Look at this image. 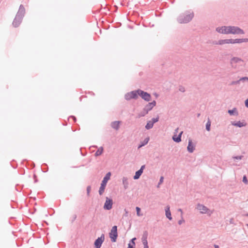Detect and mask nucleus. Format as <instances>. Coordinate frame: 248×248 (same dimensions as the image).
Masks as SVG:
<instances>
[{"instance_id":"obj_1","label":"nucleus","mask_w":248,"mask_h":248,"mask_svg":"<svg viewBox=\"0 0 248 248\" xmlns=\"http://www.w3.org/2000/svg\"><path fill=\"white\" fill-rule=\"evenodd\" d=\"M244 42H248V38L245 39H226L220 40L218 42L219 45L229 44H240Z\"/></svg>"},{"instance_id":"obj_2","label":"nucleus","mask_w":248,"mask_h":248,"mask_svg":"<svg viewBox=\"0 0 248 248\" xmlns=\"http://www.w3.org/2000/svg\"><path fill=\"white\" fill-rule=\"evenodd\" d=\"M197 209L199 210L202 214H206L209 216L213 213V211L207 208L206 206L202 204L197 205Z\"/></svg>"},{"instance_id":"obj_3","label":"nucleus","mask_w":248,"mask_h":248,"mask_svg":"<svg viewBox=\"0 0 248 248\" xmlns=\"http://www.w3.org/2000/svg\"><path fill=\"white\" fill-rule=\"evenodd\" d=\"M109 236L112 242H115L116 241L117 237L118 236L117 229L116 226H114L113 227H112L111 230V232L109 233Z\"/></svg>"},{"instance_id":"obj_4","label":"nucleus","mask_w":248,"mask_h":248,"mask_svg":"<svg viewBox=\"0 0 248 248\" xmlns=\"http://www.w3.org/2000/svg\"><path fill=\"white\" fill-rule=\"evenodd\" d=\"M138 90L134 91L128 93L125 95V98L126 100H130L132 99H136L138 98L139 94H138Z\"/></svg>"},{"instance_id":"obj_5","label":"nucleus","mask_w":248,"mask_h":248,"mask_svg":"<svg viewBox=\"0 0 248 248\" xmlns=\"http://www.w3.org/2000/svg\"><path fill=\"white\" fill-rule=\"evenodd\" d=\"M230 34H244V32L242 30L237 27L230 26Z\"/></svg>"},{"instance_id":"obj_6","label":"nucleus","mask_w":248,"mask_h":248,"mask_svg":"<svg viewBox=\"0 0 248 248\" xmlns=\"http://www.w3.org/2000/svg\"><path fill=\"white\" fill-rule=\"evenodd\" d=\"M216 31L222 34H230V26H222L216 29Z\"/></svg>"},{"instance_id":"obj_7","label":"nucleus","mask_w":248,"mask_h":248,"mask_svg":"<svg viewBox=\"0 0 248 248\" xmlns=\"http://www.w3.org/2000/svg\"><path fill=\"white\" fill-rule=\"evenodd\" d=\"M139 95L143 99L147 101H149L151 99V95L146 92H144L140 90H138Z\"/></svg>"},{"instance_id":"obj_8","label":"nucleus","mask_w":248,"mask_h":248,"mask_svg":"<svg viewBox=\"0 0 248 248\" xmlns=\"http://www.w3.org/2000/svg\"><path fill=\"white\" fill-rule=\"evenodd\" d=\"M112 200L107 197L104 205V208L106 210H110L112 208Z\"/></svg>"},{"instance_id":"obj_9","label":"nucleus","mask_w":248,"mask_h":248,"mask_svg":"<svg viewBox=\"0 0 248 248\" xmlns=\"http://www.w3.org/2000/svg\"><path fill=\"white\" fill-rule=\"evenodd\" d=\"M243 62V61L242 60L237 57L232 58L231 61V63L233 67H236L237 66V64H241Z\"/></svg>"},{"instance_id":"obj_10","label":"nucleus","mask_w":248,"mask_h":248,"mask_svg":"<svg viewBox=\"0 0 248 248\" xmlns=\"http://www.w3.org/2000/svg\"><path fill=\"white\" fill-rule=\"evenodd\" d=\"M148 233L147 232H144L142 236V242L144 245V248H149L147 242Z\"/></svg>"},{"instance_id":"obj_11","label":"nucleus","mask_w":248,"mask_h":248,"mask_svg":"<svg viewBox=\"0 0 248 248\" xmlns=\"http://www.w3.org/2000/svg\"><path fill=\"white\" fill-rule=\"evenodd\" d=\"M178 128H177V129H176L175 130V134L174 135H173V136L172 137V139L173 140L176 142H179L181 141V136L183 134V131H181L178 137H177L176 136V133L178 132Z\"/></svg>"},{"instance_id":"obj_12","label":"nucleus","mask_w":248,"mask_h":248,"mask_svg":"<svg viewBox=\"0 0 248 248\" xmlns=\"http://www.w3.org/2000/svg\"><path fill=\"white\" fill-rule=\"evenodd\" d=\"M104 236H102L98 238L94 242V245L96 248H100L101 245L104 241Z\"/></svg>"},{"instance_id":"obj_13","label":"nucleus","mask_w":248,"mask_h":248,"mask_svg":"<svg viewBox=\"0 0 248 248\" xmlns=\"http://www.w3.org/2000/svg\"><path fill=\"white\" fill-rule=\"evenodd\" d=\"M193 17V14H190L188 15H186V16L185 17V18L183 19H180V22L182 23H187L189 21H190L192 18Z\"/></svg>"},{"instance_id":"obj_14","label":"nucleus","mask_w":248,"mask_h":248,"mask_svg":"<svg viewBox=\"0 0 248 248\" xmlns=\"http://www.w3.org/2000/svg\"><path fill=\"white\" fill-rule=\"evenodd\" d=\"M187 150L190 153H192L195 150V146L193 144L191 140H189L188 144L187 147Z\"/></svg>"},{"instance_id":"obj_15","label":"nucleus","mask_w":248,"mask_h":248,"mask_svg":"<svg viewBox=\"0 0 248 248\" xmlns=\"http://www.w3.org/2000/svg\"><path fill=\"white\" fill-rule=\"evenodd\" d=\"M110 172H108L103 178L101 184L106 186L108 181L110 179Z\"/></svg>"},{"instance_id":"obj_16","label":"nucleus","mask_w":248,"mask_h":248,"mask_svg":"<svg viewBox=\"0 0 248 248\" xmlns=\"http://www.w3.org/2000/svg\"><path fill=\"white\" fill-rule=\"evenodd\" d=\"M166 216L167 218H168L170 220L172 219V217H171V213L170 210V206H167L166 208Z\"/></svg>"},{"instance_id":"obj_17","label":"nucleus","mask_w":248,"mask_h":248,"mask_svg":"<svg viewBox=\"0 0 248 248\" xmlns=\"http://www.w3.org/2000/svg\"><path fill=\"white\" fill-rule=\"evenodd\" d=\"M120 122L119 121H115L111 124V126L114 129L118 130L119 128Z\"/></svg>"},{"instance_id":"obj_18","label":"nucleus","mask_w":248,"mask_h":248,"mask_svg":"<svg viewBox=\"0 0 248 248\" xmlns=\"http://www.w3.org/2000/svg\"><path fill=\"white\" fill-rule=\"evenodd\" d=\"M232 124L233 125L241 127L245 126L246 125V124L244 122H241L239 121L237 123H232Z\"/></svg>"},{"instance_id":"obj_19","label":"nucleus","mask_w":248,"mask_h":248,"mask_svg":"<svg viewBox=\"0 0 248 248\" xmlns=\"http://www.w3.org/2000/svg\"><path fill=\"white\" fill-rule=\"evenodd\" d=\"M142 173L141 170H139L138 171L136 172L135 175L134 176V179H138L139 178L140 176Z\"/></svg>"},{"instance_id":"obj_20","label":"nucleus","mask_w":248,"mask_h":248,"mask_svg":"<svg viewBox=\"0 0 248 248\" xmlns=\"http://www.w3.org/2000/svg\"><path fill=\"white\" fill-rule=\"evenodd\" d=\"M106 186V185L102 184H101V186L99 190V193L100 195H102L104 193Z\"/></svg>"},{"instance_id":"obj_21","label":"nucleus","mask_w":248,"mask_h":248,"mask_svg":"<svg viewBox=\"0 0 248 248\" xmlns=\"http://www.w3.org/2000/svg\"><path fill=\"white\" fill-rule=\"evenodd\" d=\"M149 140V137H147L142 142H141V144L139 145V148H140V147H142L143 146L146 145V144H147V143L148 142Z\"/></svg>"},{"instance_id":"obj_22","label":"nucleus","mask_w":248,"mask_h":248,"mask_svg":"<svg viewBox=\"0 0 248 248\" xmlns=\"http://www.w3.org/2000/svg\"><path fill=\"white\" fill-rule=\"evenodd\" d=\"M154 124L152 122L149 121L145 126V127L147 129H149L153 127Z\"/></svg>"},{"instance_id":"obj_23","label":"nucleus","mask_w":248,"mask_h":248,"mask_svg":"<svg viewBox=\"0 0 248 248\" xmlns=\"http://www.w3.org/2000/svg\"><path fill=\"white\" fill-rule=\"evenodd\" d=\"M103 148H100L95 153V155L98 156L101 155L103 153Z\"/></svg>"},{"instance_id":"obj_24","label":"nucleus","mask_w":248,"mask_h":248,"mask_svg":"<svg viewBox=\"0 0 248 248\" xmlns=\"http://www.w3.org/2000/svg\"><path fill=\"white\" fill-rule=\"evenodd\" d=\"M155 104H156L155 101H154L153 102L149 103L147 105V107L151 106V108H149V109L151 110L154 106H155Z\"/></svg>"},{"instance_id":"obj_25","label":"nucleus","mask_w":248,"mask_h":248,"mask_svg":"<svg viewBox=\"0 0 248 248\" xmlns=\"http://www.w3.org/2000/svg\"><path fill=\"white\" fill-rule=\"evenodd\" d=\"M210 126H211V122L209 120H208V122L206 124V129L207 131H209L210 130Z\"/></svg>"},{"instance_id":"obj_26","label":"nucleus","mask_w":248,"mask_h":248,"mask_svg":"<svg viewBox=\"0 0 248 248\" xmlns=\"http://www.w3.org/2000/svg\"><path fill=\"white\" fill-rule=\"evenodd\" d=\"M136 210L137 211V215L138 216L140 217L141 216V214H140V209L139 207H137L136 208Z\"/></svg>"},{"instance_id":"obj_27","label":"nucleus","mask_w":248,"mask_h":248,"mask_svg":"<svg viewBox=\"0 0 248 248\" xmlns=\"http://www.w3.org/2000/svg\"><path fill=\"white\" fill-rule=\"evenodd\" d=\"M17 17L16 16L13 22V25L16 27L18 26V25L19 24V22L17 21Z\"/></svg>"},{"instance_id":"obj_28","label":"nucleus","mask_w":248,"mask_h":248,"mask_svg":"<svg viewBox=\"0 0 248 248\" xmlns=\"http://www.w3.org/2000/svg\"><path fill=\"white\" fill-rule=\"evenodd\" d=\"M149 108H151V106H148V107H147V106H146L145 112H144V114H143L142 116H144V114H146L148 113V111L150 110L149 109Z\"/></svg>"},{"instance_id":"obj_29","label":"nucleus","mask_w":248,"mask_h":248,"mask_svg":"<svg viewBox=\"0 0 248 248\" xmlns=\"http://www.w3.org/2000/svg\"><path fill=\"white\" fill-rule=\"evenodd\" d=\"M235 110H236L235 108H234L233 109H232V110H228V113L230 115H232V114H233V113L235 111Z\"/></svg>"},{"instance_id":"obj_30","label":"nucleus","mask_w":248,"mask_h":248,"mask_svg":"<svg viewBox=\"0 0 248 248\" xmlns=\"http://www.w3.org/2000/svg\"><path fill=\"white\" fill-rule=\"evenodd\" d=\"M158 119H159L158 117H156L155 118H153L151 122H152L153 123V124H154V123L157 122L158 121Z\"/></svg>"},{"instance_id":"obj_31","label":"nucleus","mask_w":248,"mask_h":248,"mask_svg":"<svg viewBox=\"0 0 248 248\" xmlns=\"http://www.w3.org/2000/svg\"><path fill=\"white\" fill-rule=\"evenodd\" d=\"M243 181L245 184H247L248 183V180H247V177H246V176H244L243 177Z\"/></svg>"},{"instance_id":"obj_32","label":"nucleus","mask_w":248,"mask_h":248,"mask_svg":"<svg viewBox=\"0 0 248 248\" xmlns=\"http://www.w3.org/2000/svg\"><path fill=\"white\" fill-rule=\"evenodd\" d=\"M87 191L88 195H89V194H90V191H91V187L90 186H89L87 187Z\"/></svg>"},{"instance_id":"obj_33","label":"nucleus","mask_w":248,"mask_h":248,"mask_svg":"<svg viewBox=\"0 0 248 248\" xmlns=\"http://www.w3.org/2000/svg\"><path fill=\"white\" fill-rule=\"evenodd\" d=\"M134 246L135 245H133L131 244H129L128 248H134Z\"/></svg>"},{"instance_id":"obj_34","label":"nucleus","mask_w":248,"mask_h":248,"mask_svg":"<svg viewBox=\"0 0 248 248\" xmlns=\"http://www.w3.org/2000/svg\"><path fill=\"white\" fill-rule=\"evenodd\" d=\"M245 104L246 107L248 108V98L245 101Z\"/></svg>"},{"instance_id":"obj_35","label":"nucleus","mask_w":248,"mask_h":248,"mask_svg":"<svg viewBox=\"0 0 248 248\" xmlns=\"http://www.w3.org/2000/svg\"><path fill=\"white\" fill-rule=\"evenodd\" d=\"M163 180H164V178L163 177H160V182H159V184H161L163 182Z\"/></svg>"},{"instance_id":"obj_36","label":"nucleus","mask_w":248,"mask_h":248,"mask_svg":"<svg viewBox=\"0 0 248 248\" xmlns=\"http://www.w3.org/2000/svg\"><path fill=\"white\" fill-rule=\"evenodd\" d=\"M233 158L236 159H241L242 156H236V157H234Z\"/></svg>"},{"instance_id":"obj_37","label":"nucleus","mask_w":248,"mask_h":248,"mask_svg":"<svg viewBox=\"0 0 248 248\" xmlns=\"http://www.w3.org/2000/svg\"><path fill=\"white\" fill-rule=\"evenodd\" d=\"M136 240V238H134L132 239V244L133 245H135V243L134 242V240Z\"/></svg>"},{"instance_id":"obj_38","label":"nucleus","mask_w":248,"mask_h":248,"mask_svg":"<svg viewBox=\"0 0 248 248\" xmlns=\"http://www.w3.org/2000/svg\"><path fill=\"white\" fill-rule=\"evenodd\" d=\"M245 79H246V80H248V78H247V77H245V78H241L240 80H245Z\"/></svg>"},{"instance_id":"obj_39","label":"nucleus","mask_w":248,"mask_h":248,"mask_svg":"<svg viewBox=\"0 0 248 248\" xmlns=\"http://www.w3.org/2000/svg\"><path fill=\"white\" fill-rule=\"evenodd\" d=\"M144 168H145V166L143 165L141 166V167L140 168V170H141L142 172H143V170L144 169Z\"/></svg>"},{"instance_id":"obj_40","label":"nucleus","mask_w":248,"mask_h":248,"mask_svg":"<svg viewBox=\"0 0 248 248\" xmlns=\"http://www.w3.org/2000/svg\"><path fill=\"white\" fill-rule=\"evenodd\" d=\"M178 211H179L180 212H181V216H182V215H183V211H182V209H178Z\"/></svg>"},{"instance_id":"obj_41","label":"nucleus","mask_w":248,"mask_h":248,"mask_svg":"<svg viewBox=\"0 0 248 248\" xmlns=\"http://www.w3.org/2000/svg\"><path fill=\"white\" fill-rule=\"evenodd\" d=\"M184 222V220H180V221H179V224H181L182 223V222Z\"/></svg>"},{"instance_id":"obj_42","label":"nucleus","mask_w":248,"mask_h":248,"mask_svg":"<svg viewBox=\"0 0 248 248\" xmlns=\"http://www.w3.org/2000/svg\"><path fill=\"white\" fill-rule=\"evenodd\" d=\"M215 248H219V247L217 245H215Z\"/></svg>"},{"instance_id":"obj_43","label":"nucleus","mask_w":248,"mask_h":248,"mask_svg":"<svg viewBox=\"0 0 248 248\" xmlns=\"http://www.w3.org/2000/svg\"><path fill=\"white\" fill-rule=\"evenodd\" d=\"M118 5H124V4H123L122 2H120L119 4H118Z\"/></svg>"},{"instance_id":"obj_44","label":"nucleus","mask_w":248,"mask_h":248,"mask_svg":"<svg viewBox=\"0 0 248 248\" xmlns=\"http://www.w3.org/2000/svg\"><path fill=\"white\" fill-rule=\"evenodd\" d=\"M247 216H248V214L247 215Z\"/></svg>"},{"instance_id":"obj_45","label":"nucleus","mask_w":248,"mask_h":248,"mask_svg":"<svg viewBox=\"0 0 248 248\" xmlns=\"http://www.w3.org/2000/svg\"><path fill=\"white\" fill-rule=\"evenodd\" d=\"M248 227V224L247 225Z\"/></svg>"}]
</instances>
